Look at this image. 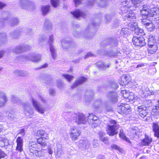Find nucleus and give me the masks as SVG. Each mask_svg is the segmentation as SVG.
<instances>
[{
  "label": "nucleus",
  "instance_id": "nucleus-60",
  "mask_svg": "<svg viewBox=\"0 0 159 159\" xmlns=\"http://www.w3.org/2000/svg\"><path fill=\"white\" fill-rule=\"evenodd\" d=\"M74 36L76 37H80L81 35L80 32H79L78 31H75L73 33Z\"/></svg>",
  "mask_w": 159,
  "mask_h": 159
},
{
  "label": "nucleus",
  "instance_id": "nucleus-14",
  "mask_svg": "<svg viewBox=\"0 0 159 159\" xmlns=\"http://www.w3.org/2000/svg\"><path fill=\"white\" fill-rule=\"evenodd\" d=\"M7 101V97L6 93L0 92V107H3Z\"/></svg>",
  "mask_w": 159,
  "mask_h": 159
},
{
  "label": "nucleus",
  "instance_id": "nucleus-42",
  "mask_svg": "<svg viewBox=\"0 0 159 159\" xmlns=\"http://www.w3.org/2000/svg\"><path fill=\"white\" fill-rule=\"evenodd\" d=\"M143 0H131L133 4V6L135 7H138L140 5V3Z\"/></svg>",
  "mask_w": 159,
  "mask_h": 159
},
{
  "label": "nucleus",
  "instance_id": "nucleus-61",
  "mask_svg": "<svg viewBox=\"0 0 159 159\" xmlns=\"http://www.w3.org/2000/svg\"><path fill=\"white\" fill-rule=\"evenodd\" d=\"M57 86L58 88L61 89H62L64 86L63 83L61 81L57 82Z\"/></svg>",
  "mask_w": 159,
  "mask_h": 159
},
{
  "label": "nucleus",
  "instance_id": "nucleus-39",
  "mask_svg": "<svg viewBox=\"0 0 159 159\" xmlns=\"http://www.w3.org/2000/svg\"><path fill=\"white\" fill-rule=\"evenodd\" d=\"M19 22V20L16 18H11L9 19V23L11 26L16 25Z\"/></svg>",
  "mask_w": 159,
  "mask_h": 159
},
{
  "label": "nucleus",
  "instance_id": "nucleus-49",
  "mask_svg": "<svg viewBox=\"0 0 159 159\" xmlns=\"http://www.w3.org/2000/svg\"><path fill=\"white\" fill-rule=\"evenodd\" d=\"M19 33L17 30H15L10 33L11 36L13 38H16L19 35Z\"/></svg>",
  "mask_w": 159,
  "mask_h": 159
},
{
  "label": "nucleus",
  "instance_id": "nucleus-45",
  "mask_svg": "<svg viewBox=\"0 0 159 159\" xmlns=\"http://www.w3.org/2000/svg\"><path fill=\"white\" fill-rule=\"evenodd\" d=\"M49 6H46L42 7V11L43 15H45L48 12L49 10Z\"/></svg>",
  "mask_w": 159,
  "mask_h": 159
},
{
  "label": "nucleus",
  "instance_id": "nucleus-10",
  "mask_svg": "<svg viewBox=\"0 0 159 159\" xmlns=\"http://www.w3.org/2000/svg\"><path fill=\"white\" fill-rule=\"evenodd\" d=\"M132 41L134 44L135 46H143L146 44L145 39L142 37H134L133 38Z\"/></svg>",
  "mask_w": 159,
  "mask_h": 159
},
{
  "label": "nucleus",
  "instance_id": "nucleus-5",
  "mask_svg": "<svg viewBox=\"0 0 159 159\" xmlns=\"http://www.w3.org/2000/svg\"><path fill=\"white\" fill-rule=\"evenodd\" d=\"M22 105L25 116L28 118L30 117V116L28 114L30 115H33L34 113V109L32 108L30 103L28 102H24Z\"/></svg>",
  "mask_w": 159,
  "mask_h": 159
},
{
  "label": "nucleus",
  "instance_id": "nucleus-35",
  "mask_svg": "<svg viewBox=\"0 0 159 159\" xmlns=\"http://www.w3.org/2000/svg\"><path fill=\"white\" fill-rule=\"evenodd\" d=\"M129 27H130L129 28H123L121 30L120 33L122 35H127L129 34L130 31V30L131 28L130 27V26H129V25H128Z\"/></svg>",
  "mask_w": 159,
  "mask_h": 159
},
{
  "label": "nucleus",
  "instance_id": "nucleus-9",
  "mask_svg": "<svg viewBox=\"0 0 159 159\" xmlns=\"http://www.w3.org/2000/svg\"><path fill=\"white\" fill-rule=\"evenodd\" d=\"M120 10L122 11L123 15L124 13H126V12H128V9L131 8L132 5L130 4L129 2L127 0H123L121 1V3L120 4Z\"/></svg>",
  "mask_w": 159,
  "mask_h": 159
},
{
  "label": "nucleus",
  "instance_id": "nucleus-29",
  "mask_svg": "<svg viewBox=\"0 0 159 159\" xmlns=\"http://www.w3.org/2000/svg\"><path fill=\"white\" fill-rule=\"evenodd\" d=\"M50 51L52 58L55 60L57 56L56 50L53 44L49 45Z\"/></svg>",
  "mask_w": 159,
  "mask_h": 159
},
{
  "label": "nucleus",
  "instance_id": "nucleus-8",
  "mask_svg": "<svg viewBox=\"0 0 159 159\" xmlns=\"http://www.w3.org/2000/svg\"><path fill=\"white\" fill-rule=\"evenodd\" d=\"M130 107L128 104L121 103L118 108V112L120 114H127L130 111Z\"/></svg>",
  "mask_w": 159,
  "mask_h": 159
},
{
  "label": "nucleus",
  "instance_id": "nucleus-50",
  "mask_svg": "<svg viewBox=\"0 0 159 159\" xmlns=\"http://www.w3.org/2000/svg\"><path fill=\"white\" fill-rule=\"evenodd\" d=\"M111 147L112 149L117 150L120 152H122V149L120 148L117 145L115 144L111 145Z\"/></svg>",
  "mask_w": 159,
  "mask_h": 159
},
{
  "label": "nucleus",
  "instance_id": "nucleus-4",
  "mask_svg": "<svg viewBox=\"0 0 159 159\" xmlns=\"http://www.w3.org/2000/svg\"><path fill=\"white\" fill-rule=\"evenodd\" d=\"M41 56L39 54H30L27 56H23L20 57V59H24L31 61L33 62H37L40 61Z\"/></svg>",
  "mask_w": 159,
  "mask_h": 159
},
{
  "label": "nucleus",
  "instance_id": "nucleus-47",
  "mask_svg": "<svg viewBox=\"0 0 159 159\" xmlns=\"http://www.w3.org/2000/svg\"><path fill=\"white\" fill-rule=\"evenodd\" d=\"M47 151L48 153L50 155H52L53 153V146L50 144L49 145L47 148Z\"/></svg>",
  "mask_w": 159,
  "mask_h": 159
},
{
  "label": "nucleus",
  "instance_id": "nucleus-25",
  "mask_svg": "<svg viewBox=\"0 0 159 159\" xmlns=\"http://www.w3.org/2000/svg\"><path fill=\"white\" fill-rule=\"evenodd\" d=\"M144 20L145 19H143L142 21L146 29L149 31H153L155 28L154 25L152 22H146V21H144Z\"/></svg>",
  "mask_w": 159,
  "mask_h": 159
},
{
  "label": "nucleus",
  "instance_id": "nucleus-56",
  "mask_svg": "<svg viewBox=\"0 0 159 159\" xmlns=\"http://www.w3.org/2000/svg\"><path fill=\"white\" fill-rule=\"evenodd\" d=\"M23 145H17L16 150L20 152H22L23 151Z\"/></svg>",
  "mask_w": 159,
  "mask_h": 159
},
{
  "label": "nucleus",
  "instance_id": "nucleus-46",
  "mask_svg": "<svg viewBox=\"0 0 159 159\" xmlns=\"http://www.w3.org/2000/svg\"><path fill=\"white\" fill-rule=\"evenodd\" d=\"M140 11L141 15L143 16H144L143 18H145V19L149 16V11L142 10V9H140Z\"/></svg>",
  "mask_w": 159,
  "mask_h": 159
},
{
  "label": "nucleus",
  "instance_id": "nucleus-63",
  "mask_svg": "<svg viewBox=\"0 0 159 159\" xmlns=\"http://www.w3.org/2000/svg\"><path fill=\"white\" fill-rule=\"evenodd\" d=\"M100 140L105 144L108 143V139L107 137L101 138Z\"/></svg>",
  "mask_w": 159,
  "mask_h": 159
},
{
  "label": "nucleus",
  "instance_id": "nucleus-36",
  "mask_svg": "<svg viewBox=\"0 0 159 159\" xmlns=\"http://www.w3.org/2000/svg\"><path fill=\"white\" fill-rule=\"evenodd\" d=\"M38 98L41 101V102L44 106H47L48 105V101L42 96L39 94L38 96Z\"/></svg>",
  "mask_w": 159,
  "mask_h": 159
},
{
  "label": "nucleus",
  "instance_id": "nucleus-52",
  "mask_svg": "<svg viewBox=\"0 0 159 159\" xmlns=\"http://www.w3.org/2000/svg\"><path fill=\"white\" fill-rule=\"evenodd\" d=\"M17 145H23V140L21 137H18L16 140Z\"/></svg>",
  "mask_w": 159,
  "mask_h": 159
},
{
  "label": "nucleus",
  "instance_id": "nucleus-1",
  "mask_svg": "<svg viewBox=\"0 0 159 159\" xmlns=\"http://www.w3.org/2000/svg\"><path fill=\"white\" fill-rule=\"evenodd\" d=\"M71 118L78 125L88 123L93 128L97 127L99 123L98 118L92 114L86 116L81 113H73L71 116Z\"/></svg>",
  "mask_w": 159,
  "mask_h": 159
},
{
  "label": "nucleus",
  "instance_id": "nucleus-12",
  "mask_svg": "<svg viewBox=\"0 0 159 159\" xmlns=\"http://www.w3.org/2000/svg\"><path fill=\"white\" fill-rule=\"evenodd\" d=\"M20 5L22 8L28 9L34 7V3L32 2L21 0L20 2Z\"/></svg>",
  "mask_w": 159,
  "mask_h": 159
},
{
  "label": "nucleus",
  "instance_id": "nucleus-21",
  "mask_svg": "<svg viewBox=\"0 0 159 159\" xmlns=\"http://www.w3.org/2000/svg\"><path fill=\"white\" fill-rule=\"evenodd\" d=\"M91 30V27L89 25L88 26L83 32V33H82L81 34H82V35L85 38H89L94 34V32H93L90 31Z\"/></svg>",
  "mask_w": 159,
  "mask_h": 159
},
{
  "label": "nucleus",
  "instance_id": "nucleus-6",
  "mask_svg": "<svg viewBox=\"0 0 159 159\" xmlns=\"http://www.w3.org/2000/svg\"><path fill=\"white\" fill-rule=\"evenodd\" d=\"M31 102L32 105L36 111L41 114H43L45 111V107L42 106L33 98L31 99Z\"/></svg>",
  "mask_w": 159,
  "mask_h": 159
},
{
  "label": "nucleus",
  "instance_id": "nucleus-26",
  "mask_svg": "<svg viewBox=\"0 0 159 159\" xmlns=\"http://www.w3.org/2000/svg\"><path fill=\"white\" fill-rule=\"evenodd\" d=\"M36 136L38 137H43L45 139H48L49 137L48 134L46 132L42 129L38 130L36 134Z\"/></svg>",
  "mask_w": 159,
  "mask_h": 159
},
{
  "label": "nucleus",
  "instance_id": "nucleus-7",
  "mask_svg": "<svg viewBox=\"0 0 159 159\" xmlns=\"http://www.w3.org/2000/svg\"><path fill=\"white\" fill-rule=\"evenodd\" d=\"M81 133V131L78 127L73 126L70 129V134L72 140H76L78 139V137L80 136Z\"/></svg>",
  "mask_w": 159,
  "mask_h": 159
},
{
  "label": "nucleus",
  "instance_id": "nucleus-31",
  "mask_svg": "<svg viewBox=\"0 0 159 159\" xmlns=\"http://www.w3.org/2000/svg\"><path fill=\"white\" fill-rule=\"evenodd\" d=\"M152 141V139L150 137L146 136L142 140V145L143 146H148L151 143Z\"/></svg>",
  "mask_w": 159,
  "mask_h": 159
},
{
  "label": "nucleus",
  "instance_id": "nucleus-15",
  "mask_svg": "<svg viewBox=\"0 0 159 159\" xmlns=\"http://www.w3.org/2000/svg\"><path fill=\"white\" fill-rule=\"evenodd\" d=\"M140 92L143 97L146 98L148 96L154 94L153 91H150L148 88H145L144 87H142Z\"/></svg>",
  "mask_w": 159,
  "mask_h": 159
},
{
  "label": "nucleus",
  "instance_id": "nucleus-23",
  "mask_svg": "<svg viewBox=\"0 0 159 159\" xmlns=\"http://www.w3.org/2000/svg\"><path fill=\"white\" fill-rule=\"evenodd\" d=\"M86 80L87 79L86 78L84 77H79L72 85L71 88L72 89L75 88L79 85L84 83Z\"/></svg>",
  "mask_w": 159,
  "mask_h": 159
},
{
  "label": "nucleus",
  "instance_id": "nucleus-27",
  "mask_svg": "<svg viewBox=\"0 0 159 159\" xmlns=\"http://www.w3.org/2000/svg\"><path fill=\"white\" fill-rule=\"evenodd\" d=\"M73 42L72 41H70L67 40L66 39H64L61 41V44L63 48L64 49L67 48L69 46H70Z\"/></svg>",
  "mask_w": 159,
  "mask_h": 159
},
{
  "label": "nucleus",
  "instance_id": "nucleus-64",
  "mask_svg": "<svg viewBox=\"0 0 159 159\" xmlns=\"http://www.w3.org/2000/svg\"><path fill=\"white\" fill-rule=\"evenodd\" d=\"M49 94L50 95L52 96L55 95V90L52 89H51L49 90Z\"/></svg>",
  "mask_w": 159,
  "mask_h": 159
},
{
  "label": "nucleus",
  "instance_id": "nucleus-33",
  "mask_svg": "<svg viewBox=\"0 0 159 159\" xmlns=\"http://www.w3.org/2000/svg\"><path fill=\"white\" fill-rule=\"evenodd\" d=\"M97 66L100 68L102 70H105L107 67H109L108 65H105L102 61H100L97 63Z\"/></svg>",
  "mask_w": 159,
  "mask_h": 159
},
{
  "label": "nucleus",
  "instance_id": "nucleus-16",
  "mask_svg": "<svg viewBox=\"0 0 159 159\" xmlns=\"http://www.w3.org/2000/svg\"><path fill=\"white\" fill-rule=\"evenodd\" d=\"M89 2L88 5L89 6L92 5L93 3H96L98 4L101 7H105L107 3V0H88Z\"/></svg>",
  "mask_w": 159,
  "mask_h": 159
},
{
  "label": "nucleus",
  "instance_id": "nucleus-2",
  "mask_svg": "<svg viewBox=\"0 0 159 159\" xmlns=\"http://www.w3.org/2000/svg\"><path fill=\"white\" fill-rule=\"evenodd\" d=\"M111 125H108L107 126V133L110 136H113L117 134L118 132L117 129L118 127L117 125L116 122L113 120L110 121Z\"/></svg>",
  "mask_w": 159,
  "mask_h": 159
},
{
  "label": "nucleus",
  "instance_id": "nucleus-22",
  "mask_svg": "<svg viewBox=\"0 0 159 159\" xmlns=\"http://www.w3.org/2000/svg\"><path fill=\"white\" fill-rule=\"evenodd\" d=\"M149 16L154 17V19L157 16H159V10L155 7L151 8L149 10Z\"/></svg>",
  "mask_w": 159,
  "mask_h": 159
},
{
  "label": "nucleus",
  "instance_id": "nucleus-58",
  "mask_svg": "<svg viewBox=\"0 0 159 159\" xmlns=\"http://www.w3.org/2000/svg\"><path fill=\"white\" fill-rule=\"evenodd\" d=\"M148 41L149 42H153L155 41L156 40L154 39V37L152 35L150 34L148 36Z\"/></svg>",
  "mask_w": 159,
  "mask_h": 159
},
{
  "label": "nucleus",
  "instance_id": "nucleus-44",
  "mask_svg": "<svg viewBox=\"0 0 159 159\" xmlns=\"http://www.w3.org/2000/svg\"><path fill=\"white\" fill-rule=\"evenodd\" d=\"M62 75L69 82H70L74 78L73 76L68 74H63Z\"/></svg>",
  "mask_w": 159,
  "mask_h": 159
},
{
  "label": "nucleus",
  "instance_id": "nucleus-18",
  "mask_svg": "<svg viewBox=\"0 0 159 159\" xmlns=\"http://www.w3.org/2000/svg\"><path fill=\"white\" fill-rule=\"evenodd\" d=\"M130 77L129 76L125 74L121 75L120 79L119 81V83L122 85H124L128 84L130 81L129 79Z\"/></svg>",
  "mask_w": 159,
  "mask_h": 159
},
{
  "label": "nucleus",
  "instance_id": "nucleus-19",
  "mask_svg": "<svg viewBox=\"0 0 159 159\" xmlns=\"http://www.w3.org/2000/svg\"><path fill=\"white\" fill-rule=\"evenodd\" d=\"M71 13L74 17L77 19L81 17L84 18L86 16V13L78 9L71 12Z\"/></svg>",
  "mask_w": 159,
  "mask_h": 159
},
{
  "label": "nucleus",
  "instance_id": "nucleus-11",
  "mask_svg": "<svg viewBox=\"0 0 159 159\" xmlns=\"http://www.w3.org/2000/svg\"><path fill=\"white\" fill-rule=\"evenodd\" d=\"M30 48L29 45H25L22 46H17L14 48L12 50L13 52L19 53L29 50Z\"/></svg>",
  "mask_w": 159,
  "mask_h": 159
},
{
  "label": "nucleus",
  "instance_id": "nucleus-55",
  "mask_svg": "<svg viewBox=\"0 0 159 159\" xmlns=\"http://www.w3.org/2000/svg\"><path fill=\"white\" fill-rule=\"evenodd\" d=\"M124 97L125 98H128L130 101L133 100L134 98V95L132 94H130L128 96L124 95Z\"/></svg>",
  "mask_w": 159,
  "mask_h": 159
},
{
  "label": "nucleus",
  "instance_id": "nucleus-59",
  "mask_svg": "<svg viewBox=\"0 0 159 159\" xmlns=\"http://www.w3.org/2000/svg\"><path fill=\"white\" fill-rule=\"evenodd\" d=\"M6 34L5 33L0 34V41H2L6 39Z\"/></svg>",
  "mask_w": 159,
  "mask_h": 159
},
{
  "label": "nucleus",
  "instance_id": "nucleus-57",
  "mask_svg": "<svg viewBox=\"0 0 159 159\" xmlns=\"http://www.w3.org/2000/svg\"><path fill=\"white\" fill-rule=\"evenodd\" d=\"M106 55H108L109 56L111 57H114L116 56V53H114L113 51H111L110 52H107L106 53Z\"/></svg>",
  "mask_w": 159,
  "mask_h": 159
},
{
  "label": "nucleus",
  "instance_id": "nucleus-34",
  "mask_svg": "<svg viewBox=\"0 0 159 159\" xmlns=\"http://www.w3.org/2000/svg\"><path fill=\"white\" fill-rule=\"evenodd\" d=\"M39 149H38L37 152H35L34 155L37 157H42L44 156L45 152L44 149H41L39 150Z\"/></svg>",
  "mask_w": 159,
  "mask_h": 159
},
{
  "label": "nucleus",
  "instance_id": "nucleus-13",
  "mask_svg": "<svg viewBox=\"0 0 159 159\" xmlns=\"http://www.w3.org/2000/svg\"><path fill=\"white\" fill-rule=\"evenodd\" d=\"M108 99L111 102L115 103L117 102L118 96L117 93L115 92H110L107 96Z\"/></svg>",
  "mask_w": 159,
  "mask_h": 159
},
{
  "label": "nucleus",
  "instance_id": "nucleus-17",
  "mask_svg": "<svg viewBox=\"0 0 159 159\" xmlns=\"http://www.w3.org/2000/svg\"><path fill=\"white\" fill-rule=\"evenodd\" d=\"M137 24L134 23V24H133V22H131L129 24V26H130L131 28V30L134 29L135 32L136 34L142 35L144 34L143 30L140 28L135 27L136 26Z\"/></svg>",
  "mask_w": 159,
  "mask_h": 159
},
{
  "label": "nucleus",
  "instance_id": "nucleus-38",
  "mask_svg": "<svg viewBox=\"0 0 159 159\" xmlns=\"http://www.w3.org/2000/svg\"><path fill=\"white\" fill-rule=\"evenodd\" d=\"M119 136L121 139L124 140H125L126 141L129 142L130 141L129 139L126 137L125 135V134L123 133V131L122 129L120 130L119 134Z\"/></svg>",
  "mask_w": 159,
  "mask_h": 159
},
{
  "label": "nucleus",
  "instance_id": "nucleus-24",
  "mask_svg": "<svg viewBox=\"0 0 159 159\" xmlns=\"http://www.w3.org/2000/svg\"><path fill=\"white\" fill-rule=\"evenodd\" d=\"M29 149L30 152L34 154L38 148L37 144L34 142H31L29 143Z\"/></svg>",
  "mask_w": 159,
  "mask_h": 159
},
{
  "label": "nucleus",
  "instance_id": "nucleus-40",
  "mask_svg": "<svg viewBox=\"0 0 159 159\" xmlns=\"http://www.w3.org/2000/svg\"><path fill=\"white\" fill-rule=\"evenodd\" d=\"M15 73L16 75L22 76H25L28 75V73L24 70H16Z\"/></svg>",
  "mask_w": 159,
  "mask_h": 159
},
{
  "label": "nucleus",
  "instance_id": "nucleus-20",
  "mask_svg": "<svg viewBox=\"0 0 159 159\" xmlns=\"http://www.w3.org/2000/svg\"><path fill=\"white\" fill-rule=\"evenodd\" d=\"M90 143L89 141L87 140H81L79 141V147L82 149H88Z\"/></svg>",
  "mask_w": 159,
  "mask_h": 159
},
{
  "label": "nucleus",
  "instance_id": "nucleus-54",
  "mask_svg": "<svg viewBox=\"0 0 159 159\" xmlns=\"http://www.w3.org/2000/svg\"><path fill=\"white\" fill-rule=\"evenodd\" d=\"M54 40L53 36V35H51L49 36V39L48 41V43L49 45H52L53 44V41Z\"/></svg>",
  "mask_w": 159,
  "mask_h": 159
},
{
  "label": "nucleus",
  "instance_id": "nucleus-43",
  "mask_svg": "<svg viewBox=\"0 0 159 159\" xmlns=\"http://www.w3.org/2000/svg\"><path fill=\"white\" fill-rule=\"evenodd\" d=\"M44 26L46 29L49 30L51 29L52 27V25L49 20H46L44 23Z\"/></svg>",
  "mask_w": 159,
  "mask_h": 159
},
{
  "label": "nucleus",
  "instance_id": "nucleus-62",
  "mask_svg": "<svg viewBox=\"0 0 159 159\" xmlns=\"http://www.w3.org/2000/svg\"><path fill=\"white\" fill-rule=\"evenodd\" d=\"M18 135H20L23 136L25 134V129H21L18 131Z\"/></svg>",
  "mask_w": 159,
  "mask_h": 159
},
{
  "label": "nucleus",
  "instance_id": "nucleus-30",
  "mask_svg": "<svg viewBox=\"0 0 159 159\" xmlns=\"http://www.w3.org/2000/svg\"><path fill=\"white\" fill-rule=\"evenodd\" d=\"M128 14H126L125 17V19H127L128 20H134L136 18L135 15L133 11H129L128 10Z\"/></svg>",
  "mask_w": 159,
  "mask_h": 159
},
{
  "label": "nucleus",
  "instance_id": "nucleus-41",
  "mask_svg": "<svg viewBox=\"0 0 159 159\" xmlns=\"http://www.w3.org/2000/svg\"><path fill=\"white\" fill-rule=\"evenodd\" d=\"M44 138L40 137L37 139V142L38 143L40 144L42 146L44 147L46 145L47 143L43 140Z\"/></svg>",
  "mask_w": 159,
  "mask_h": 159
},
{
  "label": "nucleus",
  "instance_id": "nucleus-37",
  "mask_svg": "<svg viewBox=\"0 0 159 159\" xmlns=\"http://www.w3.org/2000/svg\"><path fill=\"white\" fill-rule=\"evenodd\" d=\"M57 148H58L57 152V153L56 156L58 157H59L60 156L63 154V151L61 149V146L59 143H57Z\"/></svg>",
  "mask_w": 159,
  "mask_h": 159
},
{
  "label": "nucleus",
  "instance_id": "nucleus-51",
  "mask_svg": "<svg viewBox=\"0 0 159 159\" xmlns=\"http://www.w3.org/2000/svg\"><path fill=\"white\" fill-rule=\"evenodd\" d=\"M51 4L54 7H56L59 4V0H51Z\"/></svg>",
  "mask_w": 159,
  "mask_h": 159
},
{
  "label": "nucleus",
  "instance_id": "nucleus-28",
  "mask_svg": "<svg viewBox=\"0 0 159 159\" xmlns=\"http://www.w3.org/2000/svg\"><path fill=\"white\" fill-rule=\"evenodd\" d=\"M9 144L8 140L5 136L0 137V146L3 147L7 146Z\"/></svg>",
  "mask_w": 159,
  "mask_h": 159
},
{
  "label": "nucleus",
  "instance_id": "nucleus-48",
  "mask_svg": "<svg viewBox=\"0 0 159 159\" xmlns=\"http://www.w3.org/2000/svg\"><path fill=\"white\" fill-rule=\"evenodd\" d=\"M152 128L153 131L159 130V125L157 123L153 122L152 124Z\"/></svg>",
  "mask_w": 159,
  "mask_h": 159
},
{
  "label": "nucleus",
  "instance_id": "nucleus-53",
  "mask_svg": "<svg viewBox=\"0 0 159 159\" xmlns=\"http://www.w3.org/2000/svg\"><path fill=\"white\" fill-rule=\"evenodd\" d=\"M152 112L154 113L156 115H159V107L158 106H156L155 108L152 110Z\"/></svg>",
  "mask_w": 159,
  "mask_h": 159
},
{
  "label": "nucleus",
  "instance_id": "nucleus-3",
  "mask_svg": "<svg viewBox=\"0 0 159 159\" xmlns=\"http://www.w3.org/2000/svg\"><path fill=\"white\" fill-rule=\"evenodd\" d=\"M151 102L150 100H146L144 101V104L146 105L145 106L144 105H142L138 107L139 115L142 117L144 118L147 115L148 113L147 108L150 105Z\"/></svg>",
  "mask_w": 159,
  "mask_h": 159
},
{
  "label": "nucleus",
  "instance_id": "nucleus-32",
  "mask_svg": "<svg viewBox=\"0 0 159 159\" xmlns=\"http://www.w3.org/2000/svg\"><path fill=\"white\" fill-rule=\"evenodd\" d=\"M157 44H155L150 47H148V52L149 53L153 54L157 50Z\"/></svg>",
  "mask_w": 159,
  "mask_h": 159
}]
</instances>
